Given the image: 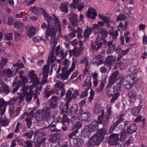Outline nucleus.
<instances>
[{"mask_svg":"<svg viewBox=\"0 0 147 147\" xmlns=\"http://www.w3.org/2000/svg\"><path fill=\"white\" fill-rule=\"evenodd\" d=\"M47 26V24L45 23H43L41 25V27L43 28H47L45 38L48 40L49 39V42L52 47H55L56 45L57 41L56 38V32L55 27L54 26H51L49 23H48V26Z\"/></svg>","mask_w":147,"mask_h":147,"instance_id":"nucleus-1","label":"nucleus"},{"mask_svg":"<svg viewBox=\"0 0 147 147\" xmlns=\"http://www.w3.org/2000/svg\"><path fill=\"white\" fill-rule=\"evenodd\" d=\"M77 63V61L76 59L73 58V61L72 63V66L68 71L67 70V67H64L62 69V74H61V78L63 80H65L68 79L69 74L72 71L75 67L76 64Z\"/></svg>","mask_w":147,"mask_h":147,"instance_id":"nucleus-2","label":"nucleus"},{"mask_svg":"<svg viewBox=\"0 0 147 147\" xmlns=\"http://www.w3.org/2000/svg\"><path fill=\"white\" fill-rule=\"evenodd\" d=\"M49 109V107L43 108L42 109L38 110L37 111L34 117L35 120L38 121H40L43 119V118L47 117L49 114L47 112L48 109Z\"/></svg>","mask_w":147,"mask_h":147,"instance_id":"nucleus-3","label":"nucleus"},{"mask_svg":"<svg viewBox=\"0 0 147 147\" xmlns=\"http://www.w3.org/2000/svg\"><path fill=\"white\" fill-rule=\"evenodd\" d=\"M47 111L49 114L47 117H45V118L47 119V121L50 125L51 127H54L56 125V122L54 121L53 119L54 116L55 114V112L54 110L52 109L49 107V109H48Z\"/></svg>","mask_w":147,"mask_h":147,"instance_id":"nucleus-4","label":"nucleus"},{"mask_svg":"<svg viewBox=\"0 0 147 147\" xmlns=\"http://www.w3.org/2000/svg\"><path fill=\"white\" fill-rule=\"evenodd\" d=\"M139 92L136 90L132 89L128 93L127 98L128 101L134 103L137 98H138Z\"/></svg>","mask_w":147,"mask_h":147,"instance_id":"nucleus-5","label":"nucleus"},{"mask_svg":"<svg viewBox=\"0 0 147 147\" xmlns=\"http://www.w3.org/2000/svg\"><path fill=\"white\" fill-rule=\"evenodd\" d=\"M119 140V135L117 134H111L108 138V143L110 145H113L118 143Z\"/></svg>","mask_w":147,"mask_h":147,"instance_id":"nucleus-6","label":"nucleus"},{"mask_svg":"<svg viewBox=\"0 0 147 147\" xmlns=\"http://www.w3.org/2000/svg\"><path fill=\"white\" fill-rule=\"evenodd\" d=\"M102 141L100 139L98 134H95L89 139V142L91 146H97L99 145Z\"/></svg>","mask_w":147,"mask_h":147,"instance_id":"nucleus-7","label":"nucleus"},{"mask_svg":"<svg viewBox=\"0 0 147 147\" xmlns=\"http://www.w3.org/2000/svg\"><path fill=\"white\" fill-rule=\"evenodd\" d=\"M29 76L30 78V83H32L33 85L34 86V87H36L38 86V84H40V81L38 80V78L37 75L34 74V71H31L29 74Z\"/></svg>","mask_w":147,"mask_h":147,"instance_id":"nucleus-8","label":"nucleus"},{"mask_svg":"<svg viewBox=\"0 0 147 147\" xmlns=\"http://www.w3.org/2000/svg\"><path fill=\"white\" fill-rule=\"evenodd\" d=\"M67 17L69 19L72 24L74 26H77L79 22L78 15L74 13H70L67 15Z\"/></svg>","mask_w":147,"mask_h":147,"instance_id":"nucleus-9","label":"nucleus"},{"mask_svg":"<svg viewBox=\"0 0 147 147\" xmlns=\"http://www.w3.org/2000/svg\"><path fill=\"white\" fill-rule=\"evenodd\" d=\"M67 17L69 19L72 24L74 26H77L79 22L78 15L74 13H70L67 15Z\"/></svg>","mask_w":147,"mask_h":147,"instance_id":"nucleus-10","label":"nucleus"},{"mask_svg":"<svg viewBox=\"0 0 147 147\" xmlns=\"http://www.w3.org/2000/svg\"><path fill=\"white\" fill-rule=\"evenodd\" d=\"M83 48L82 47H77L73 50H68L70 55H73L76 57H78L82 53Z\"/></svg>","mask_w":147,"mask_h":147,"instance_id":"nucleus-11","label":"nucleus"},{"mask_svg":"<svg viewBox=\"0 0 147 147\" xmlns=\"http://www.w3.org/2000/svg\"><path fill=\"white\" fill-rule=\"evenodd\" d=\"M65 100L66 103L65 105L67 107V109L69 107V103L71 101L72 99L73 98L72 97V92L70 89H69L65 94Z\"/></svg>","mask_w":147,"mask_h":147,"instance_id":"nucleus-12","label":"nucleus"},{"mask_svg":"<svg viewBox=\"0 0 147 147\" xmlns=\"http://www.w3.org/2000/svg\"><path fill=\"white\" fill-rule=\"evenodd\" d=\"M126 81L129 82H131L133 84H135L138 81V80L136 79V74H132L128 75L125 77Z\"/></svg>","mask_w":147,"mask_h":147,"instance_id":"nucleus-13","label":"nucleus"},{"mask_svg":"<svg viewBox=\"0 0 147 147\" xmlns=\"http://www.w3.org/2000/svg\"><path fill=\"white\" fill-rule=\"evenodd\" d=\"M113 40L108 41L107 42V45L108 47L106 53L107 54L109 55L113 53L115 51L116 47L115 44L113 43Z\"/></svg>","mask_w":147,"mask_h":147,"instance_id":"nucleus-14","label":"nucleus"},{"mask_svg":"<svg viewBox=\"0 0 147 147\" xmlns=\"http://www.w3.org/2000/svg\"><path fill=\"white\" fill-rule=\"evenodd\" d=\"M58 98V97L55 96H53L51 97V99L49 100V105L50 107L54 109L56 107Z\"/></svg>","mask_w":147,"mask_h":147,"instance_id":"nucleus-15","label":"nucleus"},{"mask_svg":"<svg viewBox=\"0 0 147 147\" xmlns=\"http://www.w3.org/2000/svg\"><path fill=\"white\" fill-rule=\"evenodd\" d=\"M0 92H3L6 94L9 93V88L0 79Z\"/></svg>","mask_w":147,"mask_h":147,"instance_id":"nucleus-16","label":"nucleus"},{"mask_svg":"<svg viewBox=\"0 0 147 147\" xmlns=\"http://www.w3.org/2000/svg\"><path fill=\"white\" fill-rule=\"evenodd\" d=\"M88 9V10L87 12V16L89 18L95 19V17L97 16L95 9L92 7L89 8Z\"/></svg>","mask_w":147,"mask_h":147,"instance_id":"nucleus-17","label":"nucleus"},{"mask_svg":"<svg viewBox=\"0 0 147 147\" xmlns=\"http://www.w3.org/2000/svg\"><path fill=\"white\" fill-rule=\"evenodd\" d=\"M54 51L53 50H51L48 57L47 61L48 65H50L53 63L56 60V57L54 55Z\"/></svg>","mask_w":147,"mask_h":147,"instance_id":"nucleus-18","label":"nucleus"},{"mask_svg":"<svg viewBox=\"0 0 147 147\" xmlns=\"http://www.w3.org/2000/svg\"><path fill=\"white\" fill-rule=\"evenodd\" d=\"M104 110H101V114L98 117V123L99 124H101L102 123L104 122L105 123L107 122L110 118L109 117H104Z\"/></svg>","mask_w":147,"mask_h":147,"instance_id":"nucleus-19","label":"nucleus"},{"mask_svg":"<svg viewBox=\"0 0 147 147\" xmlns=\"http://www.w3.org/2000/svg\"><path fill=\"white\" fill-rule=\"evenodd\" d=\"M102 42L97 43L95 41V43H94L92 42L91 44V49L92 51L93 52H94L96 51H98L102 47Z\"/></svg>","mask_w":147,"mask_h":147,"instance_id":"nucleus-20","label":"nucleus"},{"mask_svg":"<svg viewBox=\"0 0 147 147\" xmlns=\"http://www.w3.org/2000/svg\"><path fill=\"white\" fill-rule=\"evenodd\" d=\"M68 109H67L66 107V112L68 114H71V115L76 114L78 111V106L76 104L73 105L70 109L68 110Z\"/></svg>","mask_w":147,"mask_h":147,"instance_id":"nucleus-21","label":"nucleus"},{"mask_svg":"<svg viewBox=\"0 0 147 147\" xmlns=\"http://www.w3.org/2000/svg\"><path fill=\"white\" fill-rule=\"evenodd\" d=\"M84 137H89L93 132L88 125L85 126L82 131Z\"/></svg>","mask_w":147,"mask_h":147,"instance_id":"nucleus-22","label":"nucleus"},{"mask_svg":"<svg viewBox=\"0 0 147 147\" xmlns=\"http://www.w3.org/2000/svg\"><path fill=\"white\" fill-rule=\"evenodd\" d=\"M30 10L35 14H39L42 13L44 10L40 7H36L34 6H32L30 8Z\"/></svg>","mask_w":147,"mask_h":147,"instance_id":"nucleus-23","label":"nucleus"},{"mask_svg":"<svg viewBox=\"0 0 147 147\" xmlns=\"http://www.w3.org/2000/svg\"><path fill=\"white\" fill-rule=\"evenodd\" d=\"M99 124L98 121L94 120L90 124L88 125V126L90 127L91 130L93 132L98 129Z\"/></svg>","mask_w":147,"mask_h":147,"instance_id":"nucleus-24","label":"nucleus"},{"mask_svg":"<svg viewBox=\"0 0 147 147\" xmlns=\"http://www.w3.org/2000/svg\"><path fill=\"white\" fill-rule=\"evenodd\" d=\"M36 28L34 26H31L27 29V34L30 38L34 35L36 32Z\"/></svg>","mask_w":147,"mask_h":147,"instance_id":"nucleus-25","label":"nucleus"},{"mask_svg":"<svg viewBox=\"0 0 147 147\" xmlns=\"http://www.w3.org/2000/svg\"><path fill=\"white\" fill-rule=\"evenodd\" d=\"M68 3L65 2H61L59 5V8L61 11L66 13L68 12Z\"/></svg>","mask_w":147,"mask_h":147,"instance_id":"nucleus-26","label":"nucleus"},{"mask_svg":"<svg viewBox=\"0 0 147 147\" xmlns=\"http://www.w3.org/2000/svg\"><path fill=\"white\" fill-rule=\"evenodd\" d=\"M125 79L123 78L122 76H121V77L120 78L117 79L116 82L117 84V87H116V89L118 91L120 90L122 87V85H124V84L125 83Z\"/></svg>","mask_w":147,"mask_h":147,"instance_id":"nucleus-27","label":"nucleus"},{"mask_svg":"<svg viewBox=\"0 0 147 147\" xmlns=\"http://www.w3.org/2000/svg\"><path fill=\"white\" fill-rule=\"evenodd\" d=\"M137 129V126L135 124H131L127 128V133L129 134H131L133 133L136 132Z\"/></svg>","mask_w":147,"mask_h":147,"instance_id":"nucleus-28","label":"nucleus"},{"mask_svg":"<svg viewBox=\"0 0 147 147\" xmlns=\"http://www.w3.org/2000/svg\"><path fill=\"white\" fill-rule=\"evenodd\" d=\"M70 144L74 147H78L80 143L81 144L80 140L79 138L75 139L71 138L69 139Z\"/></svg>","mask_w":147,"mask_h":147,"instance_id":"nucleus-29","label":"nucleus"},{"mask_svg":"<svg viewBox=\"0 0 147 147\" xmlns=\"http://www.w3.org/2000/svg\"><path fill=\"white\" fill-rule=\"evenodd\" d=\"M56 93L55 89H53L49 90L48 88L45 90L44 94V97L48 98L51 95Z\"/></svg>","mask_w":147,"mask_h":147,"instance_id":"nucleus-30","label":"nucleus"},{"mask_svg":"<svg viewBox=\"0 0 147 147\" xmlns=\"http://www.w3.org/2000/svg\"><path fill=\"white\" fill-rule=\"evenodd\" d=\"M142 108V106L141 105L136 107L132 108L131 111V113L134 116H137L139 113L140 110Z\"/></svg>","mask_w":147,"mask_h":147,"instance_id":"nucleus-31","label":"nucleus"},{"mask_svg":"<svg viewBox=\"0 0 147 147\" xmlns=\"http://www.w3.org/2000/svg\"><path fill=\"white\" fill-rule=\"evenodd\" d=\"M92 30L93 29L92 28L89 27L88 26H87L86 28L85 29L83 33V34L85 38L86 39L89 37Z\"/></svg>","mask_w":147,"mask_h":147,"instance_id":"nucleus-32","label":"nucleus"},{"mask_svg":"<svg viewBox=\"0 0 147 147\" xmlns=\"http://www.w3.org/2000/svg\"><path fill=\"white\" fill-rule=\"evenodd\" d=\"M24 97L23 94L22 93H19L18 96L15 97L16 104L20 105L22 102L24 100Z\"/></svg>","mask_w":147,"mask_h":147,"instance_id":"nucleus-33","label":"nucleus"},{"mask_svg":"<svg viewBox=\"0 0 147 147\" xmlns=\"http://www.w3.org/2000/svg\"><path fill=\"white\" fill-rule=\"evenodd\" d=\"M98 16L106 23L111 22V24L114 23V22L113 20H111L110 18L102 14H99Z\"/></svg>","mask_w":147,"mask_h":147,"instance_id":"nucleus-34","label":"nucleus"},{"mask_svg":"<svg viewBox=\"0 0 147 147\" xmlns=\"http://www.w3.org/2000/svg\"><path fill=\"white\" fill-rule=\"evenodd\" d=\"M91 115V113L88 112L81 114L79 117L82 120L85 121L88 120Z\"/></svg>","mask_w":147,"mask_h":147,"instance_id":"nucleus-35","label":"nucleus"},{"mask_svg":"<svg viewBox=\"0 0 147 147\" xmlns=\"http://www.w3.org/2000/svg\"><path fill=\"white\" fill-rule=\"evenodd\" d=\"M115 61V59L112 55L109 56L107 58L105 61V63L108 65H112L114 63Z\"/></svg>","mask_w":147,"mask_h":147,"instance_id":"nucleus-36","label":"nucleus"},{"mask_svg":"<svg viewBox=\"0 0 147 147\" xmlns=\"http://www.w3.org/2000/svg\"><path fill=\"white\" fill-rule=\"evenodd\" d=\"M5 103L6 102L3 99L0 100V113L1 114H4L5 110Z\"/></svg>","mask_w":147,"mask_h":147,"instance_id":"nucleus-37","label":"nucleus"},{"mask_svg":"<svg viewBox=\"0 0 147 147\" xmlns=\"http://www.w3.org/2000/svg\"><path fill=\"white\" fill-rule=\"evenodd\" d=\"M67 51H66L65 53L63 52V51L62 50H60L59 52H58L57 54H56L57 56H59V57L60 58V59L58 60V62L59 63L61 61V60L63 59L64 57L67 56L66 53Z\"/></svg>","mask_w":147,"mask_h":147,"instance_id":"nucleus-38","label":"nucleus"},{"mask_svg":"<svg viewBox=\"0 0 147 147\" xmlns=\"http://www.w3.org/2000/svg\"><path fill=\"white\" fill-rule=\"evenodd\" d=\"M91 77L90 76H87L85 80L83 86L85 87L87 86L88 87V90L91 87Z\"/></svg>","mask_w":147,"mask_h":147,"instance_id":"nucleus-39","label":"nucleus"},{"mask_svg":"<svg viewBox=\"0 0 147 147\" xmlns=\"http://www.w3.org/2000/svg\"><path fill=\"white\" fill-rule=\"evenodd\" d=\"M53 19L55 21V23L57 25V27L58 30L59 32L60 33L61 32V29L59 19L54 14L53 15Z\"/></svg>","mask_w":147,"mask_h":147,"instance_id":"nucleus-40","label":"nucleus"},{"mask_svg":"<svg viewBox=\"0 0 147 147\" xmlns=\"http://www.w3.org/2000/svg\"><path fill=\"white\" fill-rule=\"evenodd\" d=\"M64 87V84L60 81L58 80L56 82L55 85V88L58 90H60L63 89Z\"/></svg>","mask_w":147,"mask_h":147,"instance_id":"nucleus-41","label":"nucleus"},{"mask_svg":"<svg viewBox=\"0 0 147 147\" xmlns=\"http://www.w3.org/2000/svg\"><path fill=\"white\" fill-rule=\"evenodd\" d=\"M123 115H120L118 116V120L115 121L113 125L115 128L121 122L124 120V119L122 117Z\"/></svg>","mask_w":147,"mask_h":147,"instance_id":"nucleus-42","label":"nucleus"},{"mask_svg":"<svg viewBox=\"0 0 147 147\" xmlns=\"http://www.w3.org/2000/svg\"><path fill=\"white\" fill-rule=\"evenodd\" d=\"M99 34H100L101 35V38L102 39H105L107 37L108 32L107 30L104 28H102L101 29Z\"/></svg>","mask_w":147,"mask_h":147,"instance_id":"nucleus-43","label":"nucleus"},{"mask_svg":"<svg viewBox=\"0 0 147 147\" xmlns=\"http://www.w3.org/2000/svg\"><path fill=\"white\" fill-rule=\"evenodd\" d=\"M9 113L10 115L13 116H16L19 115V113L14 110L13 106H10L9 109Z\"/></svg>","mask_w":147,"mask_h":147,"instance_id":"nucleus-44","label":"nucleus"},{"mask_svg":"<svg viewBox=\"0 0 147 147\" xmlns=\"http://www.w3.org/2000/svg\"><path fill=\"white\" fill-rule=\"evenodd\" d=\"M14 26L15 28L19 30L22 29L24 27L23 24L19 21L16 22L14 23Z\"/></svg>","mask_w":147,"mask_h":147,"instance_id":"nucleus-45","label":"nucleus"},{"mask_svg":"<svg viewBox=\"0 0 147 147\" xmlns=\"http://www.w3.org/2000/svg\"><path fill=\"white\" fill-rule=\"evenodd\" d=\"M109 33L112 36L113 41L116 40L119 35L118 32L117 30H115L114 32L113 31H110Z\"/></svg>","mask_w":147,"mask_h":147,"instance_id":"nucleus-46","label":"nucleus"},{"mask_svg":"<svg viewBox=\"0 0 147 147\" xmlns=\"http://www.w3.org/2000/svg\"><path fill=\"white\" fill-rule=\"evenodd\" d=\"M76 31V34L77 33V37L79 39H82L83 38V37L82 35V30L80 28H78L76 30H75Z\"/></svg>","mask_w":147,"mask_h":147,"instance_id":"nucleus-47","label":"nucleus"},{"mask_svg":"<svg viewBox=\"0 0 147 147\" xmlns=\"http://www.w3.org/2000/svg\"><path fill=\"white\" fill-rule=\"evenodd\" d=\"M107 130L103 129L100 130L99 133L97 134H98V136H99L100 138L101 139L102 141L105 135L107 133Z\"/></svg>","mask_w":147,"mask_h":147,"instance_id":"nucleus-48","label":"nucleus"},{"mask_svg":"<svg viewBox=\"0 0 147 147\" xmlns=\"http://www.w3.org/2000/svg\"><path fill=\"white\" fill-rule=\"evenodd\" d=\"M13 67L15 68L13 70L16 72L18 71V69L24 67V65L22 63H17L16 64H13Z\"/></svg>","mask_w":147,"mask_h":147,"instance_id":"nucleus-49","label":"nucleus"},{"mask_svg":"<svg viewBox=\"0 0 147 147\" xmlns=\"http://www.w3.org/2000/svg\"><path fill=\"white\" fill-rule=\"evenodd\" d=\"M4 72L6 76L9 78L13 76V74L12 71L10 69H6L4 70Z\"/></svg>","mask_w":147,"mask_h":147,"instance_id":"nucleus-50","label":"nucleus"},{"mask_svg":"<svg viewBox=\"0 0 147 147\" xmlns=\"http://www.w3.org/2000/svg\"><path fill=\"white\" fill-rule=\"evenodd\" d=\"M114 91L115 90L113 88H109L107 90V94L108 96H111L115 93Z\"/></svg>","mask_w":147,"mask_h":147,"instance_id":"nucleus-51","label":"nucleus"},{"mask_svg":"<svg viewBox=\"0 0 147 147\" xmlns=\"http://www.w3.org/2000/svg\"><path fill=\"white\" fill-rule=\"evenodd\" d=\"M42 13H43L45 19L47 20L48 23H49V21L52 20V17L49 16L45 10Z\"/></svg>","mask_w":147,"mask_h":147,"instance_id":"nucleus-52","label":"nucleus"},{"mask_svg":"<svg viewBox=\"0 0 147 147\" xmlns=\"http://www.w3.org/2000/svg\"><path fill=\"white\" fill-rule=\"evenodd\" d=\"M118 74V71H116L114 72L110 76V80L112 81L114 80L117 77Z\"/></svg>","mask_w":147,"mask_h":147,"instance_id":"nucleus-53","label":"nucleus"},{"mask_svg":"<svg viewBox=\"0 0 147 147\" xmlns=\"http://www.w3.org/2000/svg\"><path fill=\"white\" fill-rule=\"evenodd\" d=\"M62 120L65 122H66L67 123H69L70 122V118L68 117L67 115L65 113H63L62 116Z\"/></svg>","mask_w":147,"mask_h":147,"instance_id":"nucleus-54","label":"nucleus"},{"mask_svg":"<svg viewBox=\"0 0 147 147\" xmlns=\"http://www.w3.org/2000/svg\"><path fill=\"white\" fill-rule=\"evenodd\" d=\"M24 96H25V99L26 101L27 102H30L32 100L33 95L26 93Z\"/></svg>","mask_w":147,"mask_h":147,"instance_id":"nucleus-55","label":"nucleus"},{"mask_svg":"<svg viewBox=\"0 0 147 147\" xmlns=\"http://www.w3.org/2000/svg\"><path fill=\"white\" fill-rule=\"evenodd\" d=\"M73 2L70 5V7L71 8L76 9L77 8V5L78 4V0H72Z\"/></svg>","mask_w":147,"mask_h":147,"instance_id":"nucleus-56","label":"nucleus"},{"mask_svg":"<svg viewBox=\"0 0 147 147\" xmlns=\"http://www.w3.org/2000/svg\"><path fill=\"white\" fill-rule=\"evenodd\" d=\"M120 95V94L119 92L118 91L117 92L115 93V95L111 99V102L112 103L113 102L117 99V98L119 97Z\"/></svg>","mask_w":147,"mask_h":147,"instance_id":"nucleus-57","label":"nucleus"},{"mask_svg":"<svg viewBox=\"0 0 147 147\" xmlns=\"http://www.w3.org/2000/svg\"><path fill=\"white\" fill-rule=\"evenodd\" d=\"M33 131H30L29 132H26L23 134L24 136H26L29 139H30L32 138L33 135Z\"/></svg>","mask_w":147,"mask_h":147,"instance_id":"nucleus-58","label":"nucleus"},{"mask_svg":"<svg viewBox=\"0 0 147 147\" xmlns=\"http://www.w3.org/2000/svg\"><path fill=\"white\" fill-rule=\"evenodd\" d=\"M7 121L5 119L0 118V126H6L8 124Z\"/></svg>","mask_w":147,"mask_h":147,"instance_id":"nucleus-59","label":"nucleus"},{"mask_svg":"<svg viewBox=\"0 0 147 147\" xmlns=\"http://www.w3.org/2000/svg\"><path fill=\"white\" fill-rule=\"evenodd\" d=\"M49 65H45L43 68V74H48V72L49 70Z\"/></svg>","mask_w":147,"mask_h":147,"instance_id":"nucleus-60","label":"nucleus"},{"mask_svg":"<svg viewBox=\"0 0 147 147\" xmlns=\"http://www.w3.org/2000/svg\"><path fill=\"white\" fill-rule=\"evenodd\" d=\"M126 17L123 14H120L117 16L116 20L117 21H120L121 20H125L126 19Z\"/></svg>","mask_w":147,"mask_h":147,"instance_id":"nucleus-61","label":"nucleus"},{"mask_svg":"<svg viewBox=\"0 0 147 147\" xmlns=\"http://www.w3.org/2000/svg\"><path fill=\"white\" fill-rule=\"evenodd\" d=\"M126 134L125 132L123 131L121 133L120 137V140L123 142L126 139Z\"/></svg>","mask_w":147,"mask_h":147,"instance_id":"nucleus-62","label":"nucleus"},{"mask_svg":"<svg viewBox=\"0 0 147 147\" xmlns=\"http://www.w3.org/2000/svg\"><path fill=\"white\" fill-rule=\"evenodd\" d=\"M133 84L131 82H129L126 83V82H125V83L124 84V86L126 89H129L131 88L133 84Z\"/></svg>","mask_w":147,"mask_h":147,"instance_id":"nucleus-63","label":"nucleus"},{"mask_svg":"<svg viewBox=\"0 0 147 147\" xmlns=\"http://www.w3.org/2000/svg\"><path fill=\"white\" fill-rule=\"evenodd\" d=\"M7 60L6 58H2L0 61V67L5 65L7 62Z\"/></svg>","mask_w":147,"mask_h":147,"instance_id":"nucleus-64","label":"nucleus"}]
</instances>
